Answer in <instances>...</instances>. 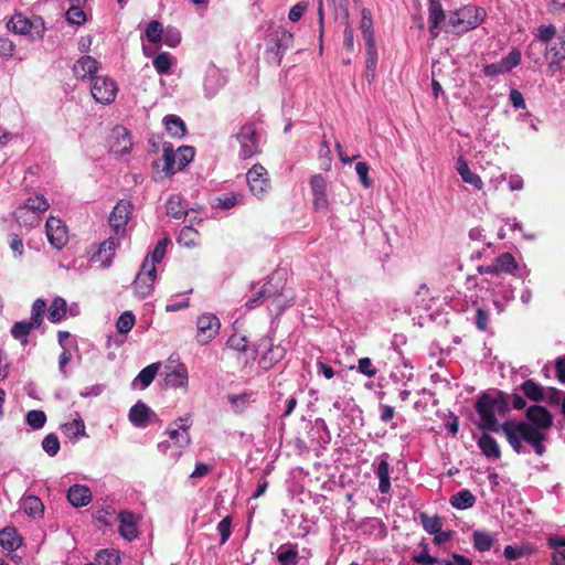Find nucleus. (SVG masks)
Wrapping results in <instances>:
<instances>
[{
  "instance_id": "nucleus-25",
  "label": "nucleus",
  "mask_w": 565,
  "mask_h": 565,
  "mask_svg": "<svg viewBox=\"0 0 565 565\" xmlns=\"http://www.w3.org/2000/svg\"><path fill=\"white\" fill-rule=\"evenodd\" d=\"M22 544V537L18 534L15 527L7 526L0 530V545L9 551L13 552L18 550Z\"/></svg>"
},
{
  "instance_id": "nucleus-3",
  "label": "nucleus",
  "mask_w": 565,
  "mask_h": 565,
  "mask_svg": "<svg viewBox=\"0 0 565 565\" xmlns=\"http://www.w3.org/2000/svg\"><path fill=\"white\" fill-rule=\"evenodd\" d=\"M486 17L483 8L476 6H465L458 10L451 11L445 24V31L448 33L460 34L479 26Z\"/></svg>"
},
{
  "instance_id": "nucleus-33",
  "label": "nucleus",
  "mask_w": 565,
  "mask_h": 565,
  "mask_svg": "<svg viewBox=\"0 0 565 565\" xmlns=\"http://www.w3.org/2000/svg\"><path fill=\"white\" fill-rule=\"evenodd\" d=\"M390 463L387 460H381L376 467L375 475L379 478V490L383 494L391 491Z\"/></svg>"
},
{
  "instance_id": "nucleus-29",
  "label": "nucleus",
  "mask_w": 565,
  "mask_h": 565,
  "mask_svg": "<svg viewBox=\"0 0 565 565\" xmlns=\"http://www.w3.org/2000/svg\"><path fill=\"white\" fill-rule=\"evenodd\" d=\"M555 34H556V28L553 24L540 25L537 28V34H536V39L539 41L537 42L533 41L530 44L527 56L530 58L534 60V62H539V58H534V56H533V50L536 46H541V43H548L555 36Z\"/></svg>"
},
{
  "instance_id": "nucleus-45",
  "label": "nucleus",
  "mask_w": 565,
  "mask_h": 565,
  "mask_svg": "<svg viewBox=\"0 0 565 565\" xmlns=\"http://www.w3.org/2000/svg\"><path fill=\"white\" fill-rule=\"evenodd\" d=\"M96 565H119L120 556L116 550H103L96 555Z\"/></svg>"
},
{
  "instance_id": "nucleus-37",
  "label": "nucleus",
  "mask_w": 565,
  "mask_h": 565,
  "mask_svg": "<svg viewBox=\"0 0 565 565\" xmlns=\"http://www.w3.org/2000/svg\"><path fill=\"white\" fill-rule=\"evenodd\" d=\"M23 511L32 518L42 516L44 513V504L40 498L35 495H28L21 502Z\"/></svg>"
},
{
  "instance_id": "nucleus-46",
  "label": "nucleus",
  "mask_w": 565,
  "mask_h": 565,
  "mask_svg": "<svg viewBox=\"0 0 565 565\" xmlns=\"http://www.w3.org/2000/svg\"><path fill=\"white\" fill-rule=\"evenodd\" d=\"M199 239V232L191 225L184 226L178 237V243L185 247H193Z\"/></svg>"
},
{
  "instance_id": "nucleus-47",
  "label": "nucleus",
  "mask_w": 565,
  "mask_h": 565,
  "mask_svg": "<svg viewBox=\"0 0 565 565\" xmlns=\"http://www.w3.org/2000/svg\"><path fill=\"white\" fill-rule=\"evenodd\" d=\"M64 433L72 437L78 438L81 436H85V424L81 417L73 419L72 422L65 423L63 426Z\"/></svg>"
},
{
  "instance_id": "nucleus-62",
  "label": "nucleus",
  "mask_w": 565,
  "mask_h": 565,
  "mask_svg": "<svg viewBox=\"0 0 565 565\" xmlns=\"http://www.w3.org/2000/svg\"><path fill=\"white\" fill-rule=\"evenodd\" d=\"M358 371L369 377H374L377 373V369L373 365L370 358L359 359Z\"/></svg>"
},
{
  "instance_id": "nucleus-15",
  "label": "nucleus",
  "mask_w": 565,
  "mask_h": 565,
  "mask_svg": "<svg viewBox=\"0 0 565 565\" xmlns=\"http://www.w3.org/2000/svg\"><path fill=\"white\" fill-rule=\"evenodd\" d=\"M545 56L548 60L546 72L554 76L562 68L565 61V36H559L558 42L545 47Z\"/></svg>"
},
{
  "instance_id": "nucleus-34",
  "label": "nucleus",
  "mask_w": 565,
  "mask_h": 565,
  "mask_svg": "<svg viewBox=\"0 0 565 565\" xmlns=\"http://www.w3.org/2000/svg\"><path fill=\"white\" fill-rule=\"evenodd\" d=\"M162 171L166 172L167 175H172L178 170L175 164L178 166L177 156L174 153V149L172 143L164 142L163 143V153L161 158Z\"/></svg>"
},
{
  "instance_id": "nucleus-41",
  "label": "nucleus",
  "mask_w": 565,
  "mask_h": 565,
  "mask_svg": "<svg viewBox=\"0 0 565 565\" xmlns=\"http://www.w3.org/2000/svg\"><path fill=\"white\" fill-rule=\"evenodd\" d=\"M67 311L66 300L62 297H55L49 308V319L51 322H60L65 318Z\"/></svg>"
},
{
  "instance_id": "nucleus-48",
  "label": "nucleus",
  "mask_w": 565,
  "mask_h": 565,
  "mask_svg": "<svg viewBox=\"0 0 565 565\" xmlns=\"http://www.w3.org/2000/svg\"><path fill=\"white\" fill-rule=\"evenodd\" d=\"M419 518L420 523L427 533L434 534L441 530L443 523L438 515L429 516L427 513L422 512Z\"/></svg>"
},
{
  "instance_id": "nucleus-43",
  "label": "nucleus",
  "mask_w": 565,
  "mask_h": 565,
  "mask_svg": "<svg viewBox=\"0 0 565 565\" xmlns=\"http://www.w3.org/2000/svg\"><path fill=\"white\" fill-rule=\"evenodd\" d=\"M34 329L29 321H17L11 328V335L22 344L28 343V335Z\"/></svg>"
},
{
  "instance_id": "nucleus-35",
  "label": "nucleus",
  "mask_w": 565,
  "mask_h": 565,
  "mask_svg": "<svg viewBox=\"0 0 565 565\" xmlns=\"http://www.w3.org/2000/svg\"><path fill=\"white\" fill-rule=\"evenodd\" d=\"M7 26L10 31L22 35L29 34L32 31L31 21L21 13L14 14L7 23Z\"/></svg>"
},
{
  "instance_id": "nucleus-8",
  "label": "nucleus",
  "mask_w": 565,
  "mask_h": 565,
  "mask_svg": "<svg viewBox=\"0 0 565 565\" xmlns=\"http://www.w3.org/2000/svg\"><path fill=\"white\" fill-rule=\"evenodd\" d=\"M134 205L128 200H120L110 212L108 222L116 236L124 237L126 234V226L131 218Z\"/></svg>"
},
{
  "instance_id": "nucleus-9",
  "label": "nucleus",
  "mask_w": 565,
  "mask_h": 565,
  "mask_svg": "<svg viewBox=\"0 0 565 565\" xmlns=\"http://www.w3.org/2000/svg\"><path fill=\"white\" fill-rule=\"evenodd\" d=\"M118 92L117 84L107 76L93 77L90 93L93 98L100 104L107 105L115 100Z\"/></svg>"
},
{
  "instance_id": "nucleus-23",
  "label": "nucleus",
  "mask_w": 565,
  "mask_h": 565,
  "mask_svg": "<svg viewBox=\"0 0 565 565\" xmlns=\"http://www.w3.org/2000/svg\"><path fill=\"white\" fill-rule=\"evenodd\" d=\"M365 55H366L365 78L369 82V84H372L373 81L375 79V72H376L377 60H379V54H377V49H376L375 42L365 43Z\"/></svg>"
},
{
  "instance_id": "nucleus-11",
  "label": "nucleus",
  "mask_w": 565,
  "mask_h": 565,
  "mask_svg": "<svg viewBox=\"0 0 565 565\" xmlns=\"http://www.w3.org/2000/svg\"><path fill=\"white\" fill-rule=\"evenodd\" d=\"M156 277V266H153V264H149L148 258H146L134 281L135 294L141 299L147 297L152 290Z\"/></svg>"
},
{
  "instance_id": "nucleus-40",
  "label": "nucleus",
  "mask_w": 565,
  "mask_h": 565,
  "mask_svg": "<svg viewBox=\"0 0 565 565\" xmlns=\"http://www.w3.org/2000/svg\"><path fill=\"white\" fill-rule=\"evenodd\" d=\"M361 13L362 17L360 21V30L362 32L364 42H375L372 13L367 8H364Z\"/></svg>"
},
{
  "instance_id": "nucleus-44",
  "label": "nucleus",
  "mask_w": 565,
  "mask_h": 565,
  "mask_svg": "<svg viewBox=\"0 0 565 565\" xmlns=\"http://www.w3.org/2000/svg\"><path fill=\"white\" fill-rule=\"evenodd\" d=\"M158 370H159V363H152V364H149L148 366L143 367L139 372L136 381L140 382L141 388H146L152 383V381L154 380V377L158 373Z\"/></svg>"
},
{
  "instance_id": "nucleus-56",
  "label": "nucleus",
  "mask_w": 565,
  "mask_h": 565,
  "mask_svg": "<svg viewBox=\"0 0 565 565\" xmlns=\"http://www.w3.org/2000/svg\"><path fill=\"white\" fill-rule=\"evenodd\" d=\"M152 64L159 74H167L172 65L171 56L167 52L160 53L153 58Z\"/></svg>"
},
{
  "instance_id": "nucleus-13",
  "label": "nucleus",
  "mask_w": 565,
  "mask_h": 565,
  "mask_svg": "<svg viewBox=\"0 0 565 565\" xmlns=\"http://www.w3.org/2000/svg\"><path fill=\"white\" fill-rule=\"evenodd\" d=\"M45 228L46 237L53 247L62 249L67 244V228L60 218L50 216L46 220Z\"/></svg>"
},
{
  "instance_id": "nucleus-32",
  "label": "nucleus",
  "mask_w": 565,
  "mask_h": 565,
  "mask_svg": "<svg viewBox=\"0 0 565 565\" xmlns=\"http://www.w3.org/2000/svg\"><path fill=\"white\" fill-rule=\"evenodd\" d=\"M457 171L465 183H469L478 190L482 189L483 182L481 178L470 170L467 161L462 157L458 159Z\"/></svg>"
},
{
  "instance_id": "nucleus-60",
  "label": "nucleus",
  "mask_w": 565,
  "mask_h": 565,
  "mask_svg": "<svg viewBox=\"0 0 565 565\" xmlns=\"http://www.w3.org/2000/svg\"><path fill=\"white\" fill-rule=\"evenodd\" d=\"M278 562L280 565H297L299 557H298V551L296 547H291L287 551L279 552Z\"/></svg>"
},
{
  "instance_id": "nucleus-54",
  "label": "nucleus",
  "mask_w": 565,
  "mask_h": 565,
  "mask_svg": "<svg viewBox=\"0 0 565 565\" xmlns=\"http://www.w3.org/2000/svg\"><path fill=\"white\" fill-rule=\"evenodd\" d=\"M26 423L33 429L42 428L46 423V415L43 411L32 409L26 414Z\"/></svg>"
},
{
  "instance_id": "nucleus-16",
  "label": "nucleus",
  "mask_w": 565,
  "mask_h": 565,
  "mask_svg": "<svg viewBox=\"0 0 565 565\" xmlns=\"http://www.w3.org/2000/svg\"><path fill=\"white\" fill-rule=\"evenodd\" d=\"M190 419L189 416L180 417L174 420L167 429V434L179 447H185L191 443L189 429L190 424H186Z\"/></svg>"
},
{
  "instance_id": "nucleus-58",
  "label": "nucleus",
  "mask_w": 565,
  "mask_h": 565,
  "mask_svg": "<svg viewBox=\"0 0 565 565\" xmlns=\"http://www.w3.org/2000/svg\"><path fill=\"white\" fill-rule=\"evenodd\" d=\"M228 402L236 413H242L249 403L250 394L242 393L237 395H228Z\"/></svg>"
},
{
  "instance_id": "nucleus-39",
  "label": "nucleus",
  "mask_w": 565,
  "mask_h": 565,
  "mask_svg": "<svg viewBox=\"0 0 565 565\" xmlns=\"http://www.w3.org/2000/svg\"><path fill=\"white\" fill-rule=\"evenodd\" d=\"M493 263L495 264L500 274L513 275L518 269V263L511 253L500 254Z\"/></svg>"
},
{
  "instance_id": "nucleus-63",
  "label": "nucleus",
  "mask_w": 565,
  "mask_h": 565,
  "mask_svg": "<svg viewBox=\"0 0 565 565\" xmlns=\"http://www.w3.org/2000/svg\"><path fill=\"white\" fill-rule=\"evenodd\" d=\"M355 171L364 188L369 189L372 186L373 181L369 178V166L366 162H358L355 164Z\"/></svg>"
},
{
  "instance_id": "nucleus-20",
  "label": "nucleus",
  "mask_w": 565,
  "mask_h": 565,
  "mask_svg": "<svg viewBox=\"0 0 565 565\" xmlns=\"http://www.w3.org/2000/svg\"><path fill=\"white\" fill-rule=\"evenodd\" d=\"M429 33L435 39L438 36V32L436 29L440 25L441 22L447 24L448 15L445 14L443 6L439 0H429Z\"/></svg>"
},
{
  "instance_id": "nucleus-5",
  "label": "nucleus",
  "mask_w": 565,
  "mask_h": 565,
  "mask_svg": "<svg viewBox=\"0 0 565 565\" xmlns=\"http://www.w3.org/2000/svg\"><path fill=\"white\" fill-rule=\"evenodd\" d=\"M284 289L285 279L282 276L276 273L269 277V279L259 289V291H257L255 297L247 300L246 307L248 309H254L266 299H280L285 296Z\"/></svg>"
},
{
  "instance_id": "nucleus-26",
  "label": "nucleus",
  "mask_w": 565,
  "mask_h": 565,
  "mask_svg": "<svg viewBox=\"0 0 565 565\" xmlns=\"http://www.w3.org/2000/svg\"><path fill=\"white\" fill-rule=\"evenodd\" d=\"M150 408L141 401L137 402L129 411V420L136 427H146L148 425Z\"/></svg>"
},
{
  "instance_id": "nucleus-57",
  "label": "nucleus",
  "mask_w": 565,
  "mask_h": 565,
  "mask_svg": "<svg viewBox=\"0 0 565 565\" xmlns=\"http://www.w3.org/2000/svg\"><path fill=\"white\" fill-rule=\"evenodd\" d=\"M42 448L49 456H55L60 450L58 437L53 433L46 435L42 440Z\"/></svg>"
},
{
  "instance_id": "nucleus-17",
  "label": "nucleus",
  "mask_w": 565,
  "mask_h": 565,
  "mask_svg": "<svg viewBox=\"0 0 565 565\" xmlns=\"http://www.w3.org/2000/svg\"><path fill=\"white\" fill-rule=\"evenodd\" d=\"M119 520V534L127 541L131 542L132 540L137 539L138 536V530H137V522L138 516L129 511H121L118 514Z\"/></svg>"
},
{
  "instance_id": "nucleus-6",
  "label": "nucleus",
  "mask_w": 565,
  "mask_h": 565,
  "mask_svg": "<svg viewBox=\"0 0 565 565\" xmlns=\"http://www.w3.org/2000/svg\"><path fill=\"white\" fill-rule=\"evenodd\" d=\"M221 321L214 313H202L196 319L195 340L200 345L209 344L220 332Z\"/></svg>"
},
{
  "instance_id": "nucleus-55",
  "label": "nucleus",
  "mask_w": 565,
  "mask_h": 565,
  "mask_svg": "<svg viewBox=\"0 0 565 565\" xmlns=\"http://www.w3.org/2000/svg\"><path fill=\"white\" fill-rule=\"evenodd\" d=\"M65 19L68 23L75 25H83L86 22V13L77 6H72L65 13Z\"/></svg>"
},
{
  "instance_id": "nucleus-12",
  "label": "nucleus",
  "mask_w": 565,
  "mask_h": 565,
  "mask_svg": "<svg viewBox=\"0 0 565 565\" xmlns=\"http://www.w3.org/2000/svg\"><path fill=\"white\" fill-rule=\"evenodd\" d=\"M246 178L250 192L258 198L264 196L270 189L267 170L260 163L254 164L248 170Z\"/></svg>"
},
{
  "instance_id": "nucleus-1",
  "label": "nucleus",
  "mask_w": 565,
  "mask_h": 565,
  "mask_svg": "<svg viewBox=\"0 0 565 565\" xmlns=\"http://www.w3.org/2000/svg\"><path fill=\"white\" fill-rule=\"evenodd\" d=\"M509 403L510 395L503 391L499 390L494 395L482 393L476 403V411L481 419L480 428L504 434V423L498 422L495 412L499 415H507L511 409Z\"/></svg>"
},
{
  "instance_id": "nucleus-51",
  "label": "nucleus",
  "mask_w": 565,
  "mask_h": 565,
  "mask_svg": "<svg viewBox=\"0 0 565 565\" xmlns=\"http://www.w3.org/2000/svg\"><path fill=\"white\" fill-rule=\"evenodd\" d=\"M163 28L159 21H151L146 29V38L150 43H159L162 41Z\"/></svg>"
},
{
  "instance_id": "nucleus-61",
  "label": "nucleus",
  "mask_w": 565,
  "mask_h": 565,
  "mask_svg": "<svg viewBox=\"0 0 565 565\" xmlns=\"http://www.w3.org/2000/svg\"><path fill=\"white\" fill-rule=\"evenodd\" d=\"M162 40L170 47H175L181 42V33L175 28H168L163 31Z\"/></svg>"
},
{
  "instance_id": "nucleus-4",
  "label": "nucleus",
  "mask_w": 565,
  "mask_h": 565,
  "mask_svg": "<svg viewBox=\"0 0 565 565\" xmlns=\"http://www.w3.org/2000/svg\"><path fill=\"white\" fill-rule=\"evenodd\" d=\"M49 207L50 204L43 195L30 196L14 210L13 217L22 226L35 227L41 222V214Z\"/></svg>"
},
{
  "instance_id": "nucleus-42",
  "label": "nucleus",
  "mask_w": 565,
  "mask_h": 565,
  "mask_svg": "<svg viewBox=\"0 0 565 565\" xmlns=\"http://www.w3.org/2000/svg\"><path fill=\"white\" fill-rule=\"evenodd\" d=\"M472 541L476 550L479 552H486L492 547L494 537L484 531H475L472 533Z\"/></svg>"
},
{
  "instance_id": "nucleus-24",
  "label": "nucleus",
  "mask_w": 565,
  "mask_h": 565,
  "mask_svg": "<svg viewBox=\"0 0 565 565\" xmlns=\"http://www.w3.org/2000/svg\"><path fill=\"white\" fill-rule=\"evenodd\" d=\"M120 237L117 236V238L109 237L106 241H104L97 250V253L93 256V258H97L104 266H109L111 264V260L115 256V250L118 245L117 241Z\"/></svg>"
},
{
  "instance_id": "nucleus-10",
  "label": "nucleus",
  "mask_w": 565,
  "mask_h": 565,
  "mask_svg": "<svg viewBox=\"0 0 565 565\" xmlns=\"http://www.w3.org/2000/svg\"><path fill=\"white\" fill-rule=\"evenodd\" d=\"M526 420H522L525 425L534 427L537 431L548 430L553 426V415L544 406L534 404L525 411Z\"/></svg>"
},
{
  "instance_id": "nucleus-31",
  "label": "nucleus",
  "mask_w": 565,
  "mask_h": 565,
  "mask_svg": "<svg viewBox=\"0 0 565 565\" xmlns=\"http://www.w3.org/2000/svg\"><path fill=\"white\" fill-rule=\"evenodd\" d=\"M167 214L173 218L180 220L183 216H189L195 211L190 209L185 210L182 206V198L180 194H172L166 203Z\"/></svg>"
},
{
  "instance_id": "nucleus-21",
  "label": "nucleus",
  "mask_w": 565,
  "mask_h": 565,
  "mask_svg": "<svg viewBox=\"0 0 565 565\" xmlns=\"http://www.w3.org/2000/svg\"><path fill=\"white\" fill-rule=\"evenodd\" d=\"M67 500L75 508L86 507L92 501V492L87 486L74 484L67 490Z\"/></svg>"
},
{
  "instance_id": "nucleus-50",
  "label": "nucleus",
  "mask_w": 565,
  "mask_h": 565,
  "mask_svg": "<svg viewBox=\"0 0 565 565\" xmlns=\"http://www.w3.org/2000/svg\"><path fill=\"white\" fill-rule=\"evenodd\" d=\"M136 319L131 311H125L119 316L116 328L119 333H128L135 326Z\"/></svg>"
},
{
  "instance_id": "nucleus-53",
  "label": "nucleus",
  "mask_w": 565,
  "mask_h": 565,
  "mask_svg": "<svg viewBox=\"0 0 565 565\" xmlns=\"http://www.w3.org/2000/svg\"><path fill=\"white\" fill-rule=\"evenodd\" d=\"M238 202V195L235 193H224L217 198H215L213 207L228 210L235 206Z\"/></svg>"
},
{
  "instance_id": "nucleus-30",
  "label": "nucleus",
  "mask_w": 565,
  "mask_h": 565,
  "mask_svg": "<svg viewBox=\"0 0 565 565\" xmlns=\"http://www.w3.org/2000/svg\"><path fill=\"white\" fill-rule=\"evenodd\" d=\"M167 385L178 388L188 387V369L183 363L178 364L174 370L166 376Z\"/></svg>"
},
{
  "instance_id": "nucleus-14",
  "label": "nucleus",
  "mask_w": 565,
  "mask_h": 565,
  "mask_svg": "<svg viewBox=\"0 0 565 565\" xmlns=\"http://www.w3.org/2000/svg\"><path fill=\"white\" fill-rule=\"evenodd\" d=\"M311 192L313 195V209L327 213L329 211V201L327 198V181L322 174H315L310 179Z\"/></svg>"
},
{
  "instance_id": "nucleus-59",
  "label": "nucleus",
  "mask_w": 565,
  "mask_h": 565,
  "mask_svg": "<svg viewBox=\"0 0 565 565\" xmlns=\"http://www.w3.org/2000/svg\"><path fill=\"white\" fill-rule=\"evenodd\" d=\"M226 344L235 351L245 352L248 347V341L245 335L234 333L227 339Z\"/></svg>"
},
{
  "instance_id": "nucleus-36",
  "label": "nucleus",
  "mask_w": 565,
  "mask_h": 565,
  "mask_svg": "<svg viewBox=\"0 0 565 565\" xmlns=\"http://www.w3.org/2000/svg\"><path fill=\"white\" fill-rule=\"evenodd\" d=\"M476 503V497L470 490H461L450 498V504L458 510L472 508Z\"/></svg>"
},
{
  "instance_id": "nucleus-18",
  "label": "nucleus",
  "mask_w": 565,
  "mask_h": 565,
  "mask_svg": "<svg viewBox=\"0 0 565 565\" xmlns=\"http://www.w3.org/2000/svg\"><path fill=\"white\" fill-rule=\"evenodd\" d=\"M132 142L128 130L124 127L113 129L110 139V150L116 154H125L131 150Z\"/></svg>"
},
{
  "instance_id": "nucleus-22",
  "label": "nucleus",
  "mask_w": 565,
  "mask_h": 565,
  "mask_svg": "<svg viewBox=\"0 0 565 565\" xmlns=\"http://www.w3.org/2000/svg\"><path fill=\"white\" fill-rule=\"evenodd\" d=\"M98 71V62L90 55L82 56L73 67V72L78 78H85L87 76L96 77L94 74Z\"/></svg>"
},
{
  "instance_id": "nucleus-2",
  "label": "nucleus",
  "mask_w": 565,
  "mask_h": 565,
  "mask_svg": "<svg viewBox=\"0 0 565 565\" xmlns=\"http://www.w3.org/2000/svg\"><path fill=\"white\" fill-rule=\"evenodd\" d=\"M504 436L516 454H521L523 450L522 441L532 446L534 452L539 456L545 452V447L543 446L546 439L545 433L537 431L534 427L527 426L523 422L505 420Z\"/></svg>"
},
{
  "instance_id": "nucleus-19",
  "label": "nucleus",
  "mask_w": 565,
  "mask_h": 565,
  "mask_svg": "<svg viewBox=\"0 0 565 565\" xmlns=\"http://www.w3.org/2000/svg\"><path fill=\"white\" fill-rule=\"evenodd\" d=\"M273 41L275 42V46L269 50L274 51V49H276V63L280 64L282 52L290 49L294 44V35L290 31L279 28L275 31Z\"/></svg>"
},
{
  "instance_id": "nucleus-64",
  "label": "nucleus",
  "mask_w": 565,
  "mask_h": 565,
  "mask_svg": "<svg viewBox=\"0 0 565 565\" xmlns=\"http://www.w3.org/2000/svg\"><path fill=\"white\" fill-rule=\"evenodd\" d=\"M501 62L508 73L520 64L521 53L518 50H512Z\"/></svg>"
},
{
  "instance_id": "nucleus-49",
  "label": "nucleus",
  "mask_w": 565,
  "mask_h": 565,
  "mask_svg": "<svg viewBox=\"0 0 565 565\" xmlns=\"http://www.w3.org/2000/svg\"><path fill=\"white\" fill-rule=\"evenodd\" d=\"M285 350L280 347L269 348L262 356L260 363L265 369L271 367L274 363L280 361Z\"/></svg>"
},
{
  "instance_id": "nucleus-7",
  "label": "nucleus",
  "mask_w": 565,
  "mask_h": 565,
  "mask_svg": "<svg viewBox=\"0 0 565 565\" xmlns=\"http://www.w3.org/2000/svg\"><path fill=\"white\" fill-rule=\"evenodd\" d=\"M235 137L241 145L239 157L242 159H249L259 151V134L254 124L242 126Z\"/></svg>"
},
{
  "instance_id": "nucleus-52",
  "label": "nucleus",
  "mask_w": 565,
  "mask_h": 565,
  "mask_svg": "<svg viewBox=\"0 0 565 565\" xmlns=\"http://www.w3.org/2000/svg\"><path fill=\"white\" fill-rule=\"evenodd\" d=\"M177 161L178 170H182L184 167H186L194 158V148L191 146H182L178 149Z\"/></svg>"
},
{
  "instance_id": "nucleus-38",
  "label": "nucleus",
  "mask_w": 565,
  "mask_h": 565,
  "mask_svg": "<svg viewBox=\"0 0 565 565\" xmlns=\"http://www.w3.org/2000/svg\"><path fill=\"white\" fill-rule=\"evenodd\" d=\"M164 125H166V129L168 130V132L173 137V138H182L185 132H186V128H185V124L184 121L177 115H168L164 117Z\"/></svg>"
},
{
  "instance_id": "nucleus-27",
  "label": "nucleus",
  "mask_w": 565,
  "mask_h": 565,
  "mask_svg": "<svg viewBox=\"0 0 565 565\" xmlns=\"http://www.w3.org/2000/svg\"><path fill=\"white\" fill-rule=\"evenodd\" d=\"M478 447L487 458L499 459L501 450L497 440L489 434L483 433L478 439Z\"/></svg>"
},
{
  "instance_id": "nucleus-28",
  "label": "nucleus",
  "mask_w": 565,
  "mask_h": 565,
  "mask_svg": "<svg viewBox=\"0 0 565 565\" xmlns=\"http://www.w3.org/2000/svg\"><path fill=\"white\" fill-rule=\"evenodd\" d=\"M519 388L532 402L540 403L544 401L545 387L536 383L533 379L525 380Z\"/></svg>"
}]
</instances>
